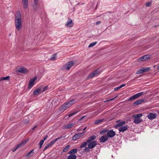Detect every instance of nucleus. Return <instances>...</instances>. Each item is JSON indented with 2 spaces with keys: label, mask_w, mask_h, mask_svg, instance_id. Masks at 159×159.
Here are the masks:
<instances>
[{
  "label": "nucleus",
  "mask_w": 159,
  "mask_h": 159,
  "mask_svg": "<svg viewBox=\"0 0 159 159\" xmlns=\"http://www.w3.org/2000/svg\"><path fill=\"white\" fill-rule=\"evenodd\" d=\"M15 24L16 29L19 30L22 27L21 15L20 11H17L15 16Z\"/></svg>",
  "instance_id": "nucleus-1"
},
{
  "label": "nucleus",
  "mask_w": 159,
  "mask_h": 159,
  "mask_svg": "<svg viewBox=\"0 0 159 159\" xmlns=\"http://www.w3.org/2000/svg\"><path fill=\"white\" fill-rule=\"evenodd\" d=\"M76 101L75 99L71 100L65 102L61 107V110L64 111L66 110L71 105L76 102Z\"/></svg>",
  "instance_id": "nucleus-2"
},
{
  "label": "nucleus",
  "mask_w": 159,
  "mask_h": 159,
  "mask_svg": "<svg viewBox=\"0 0 159 159\" xmlns=\"http://www.w3.org/2000/svg\"><path fill=\"white\" fill-rule=\"evenodd\" d=\"M97 144V142L95 141H92L89 143L88 144V147H85L83 149L84 152H89L90 151V149L93 148Z\"/></svg>",
  "instance_id": "nucleus-3"
},
{
  "label": "nucleus",
  "mask_w": 159,
  "mask_h": 159,
  "mask_svg": "<svg viewBox=\"0 0 159 159\" xmlns=\"http://www.w3.org/2000/svg\"><path fill=\"white\" fill-rule=\"evenodd\" d=\"M142 116V114H139L136 115H134L132 116V117L134 118V122L136 124H138L140 123L142 121V119L140 117Z\"/></svg>",
  "instance_id": "nucleus-4"
},
{
  "label": "nucleus",
  "mask_w": 159,
  "mask_h": 159,
  "mask_svg": "<svg viewBox=\"0 0 159 159\" xmlns=\"http://www.w3.org/2000/svg\"><path fill=\"white\" fill-rule=\"evenodd\" d=\"M16 71L19 73L25 74L27 73L28 71L23 66H20L17 68Z\"/></svg>",
  "instance_id": "nucleus-5"
},
{
  "label": "nucleus",
  "mask_w": 159,
  "mask_h": 159,
  "mask_svg": "<svg viewBox=\"0 0 159 159\" xmlns=\"http://www.w3.org/2000/svg\"><path fill=\"white\" fill-rule=\"evenodd\" d=\"M150 68H151L149 67H143L138 70L136 72V74H139L144 72L148 71L150 69Z\"/></svg>",
  "instance_id": "nucleus-6"
},
{
  "label": "nucleus",
  "mask_w": 159,
  "mask_h": 159,
  "mask_svg": "<svg viewBox=\"0 0 159 159\" xmlns=\"http://www.w3.org/2000/svg\"><path fill=\"white\" fill-rule=\"evenodd\" d=\"M84 134V133H80L75 134L73 136L72 140L74 141H75L80 139Z\"/></svg>",
  "instance_id": "nucleus-7"
},
{
  "label": "nucleus",
  "mask_w": 159,
  "mask_h": 159,
  "mask_svg": "<svg viewBox=\"0 0 159 159\" xmlns=\"http://www.w3.org/2000/svg\"><path fill=\"white\" fill-rule=\"evenodd\" d=\"M143 93V92H141L135 94V95L129 98V100L131 101L132 100L135 99L141 96Z\"/></svg>",
  "instance_id": "nucleus-8"
},
{
  "label": "nucleus",
  "mask_w": 159,
  "mask_h": 159,
  "mask_svg": "<svg viewBox=\"0 0 159 159\" xmlns=\"http://www.w3.org/2000/svg\"><path fill=\"white\" fill-rule=\"evenodd\" d=\"M143 93V92H141L135 94V95L129 98V100L131 101L132 100L135 99L141 96Z\"/></svg>",
  "instance_id": "nucleus-9"
},
{
  "label": "nucleus",
  "mask_w": 159,
  "mask_h": 159,
  "mask_svg": "<svg viewBox=\"0 0 159 159\" xmlns=\"http://www.w3.org/2000/svg\"><path fill=\"white\" fill-rule=\"evenodd\" d=\"M37 78V77H35L30 80L28 85V87L29 89H30L33 87L34 85V82Z\"/></svg>",
  "instance_id": "nucleus-10"
},
{
  "label": "nucleus",
  "mask_w": 159,
  "mask_h": 159,
  "mask_svg": "<svg viewBox=\"0 0 159 159\" xmlns=\"http://www.w3.org/2000/svg\"><path fill=\"white\" fill-rule=\"evenodd\" d=\"M99 70L98 69L97 70L94 71L92 73L89 75L88 77L89 78H92L93 77L99 74Z\"/></svg>",
  "instance_id": "nucleus-11"
},
{
  "label": "nucleus",
  "mask_w": 159,
  "mask_h": 159,
  "mask_svg": "<svg viewBox=\"0 0 159 159\" xmlns=\"http://www.w3.org/2000/svg\"><path fill=\"white\" fill-rule=\"evenodd\" d=\"M38 0H34V3L33 5L34 11H39V8L38 4Z\"/></svg>",
  "instance_id": "nucleus-12"
},
{
  "label": "nucleus",
  "mask_w": 159,
  "mask_h": 159,
  "mask_svg": "<svg viewBox=\"0 0 159 159\" xmlns=\"http://www.w3.org/2000/svg\"><path fill=\"white\" fill-rule=\"evenodd\" d=\"M157 115L155 113H149L147 116V117L150 120H152L156 117Z\"/></svg>",
  "instance_id": "nucleus-13"
},
{
  "label": "nucleus",
  "mask_w": 159,
  "mask_h": 159,
  "mask_svg": "<svg viewBox=\"0 0 159 159\" xmlns=\"http://www.w3.org/2000/svg\"><path fill=\"white\" fill-rule=\"evenodd\" d=\"M115 134V132L113 130H111L107 132V136L108 137L111 138L114 136Z\"/></svg>",
  "instance_id": "nucleus-14"
},
{
  "label": "nucleus",
  "mask_w": 159,
  "mask_h": 159,
  "mask_svg": "<svg viewBox=\"0 0 159 159\" xmlns=\"http://www.w3.org/2000/svg\"><path fill=\"white\" fill-rule=\"evenodd\" d=\"M151 55L147 54L143 55L138 58L137 60H148L150 59Z\"/></svg>",
  "instance_id": "nucleus-15"
},
{
  "label": "nucleus",
  "mask_w": 159,
  "mask_h": 159,
  "mask_svg": "<svg viewBox=\"0 0 159 159\" xmlns=\"http://www.w3.org/2000/svg\"><path fill=\"white\" fill-rule=\"evenodd\" d=\"M73 24L72 20L70 18H68V20L65 25L68 27H71L73 26Z\"/></svg>",
  "instance_id": "nucleus-16"
},
{
  "label": "nucleus",
  "mask_w": 159,
  "mask_h": 159,
  "mask_svg": "<svg viewBox=\"0 0 159 159\" xmlns=\"http://www.w3.org/2000/svg\"><path fill=\"white\" fill-rule=\"evenodd\" d=\"M74 63V62L73 61H70L66 64L65 67L68 70H69L70 67L72 66Z\"/></svg>",
  "instance_id": "nucleus-17"
},
{
  "label": "nucleus",
  "mask_w": 159,
  "mask_h": 159,
  "mask_svg": "<svg viewBox=\"0 0 159 159\" xmlns=\"http://www.w3.org/2000/svg\"><path fill=\"white\" fill-rule=\"evenodd\" d=\"M108 139L107 136L105 135L101 137L99 140L100 143H104Z\"/></svg>",
  "instance_id": "nucleus-18"
},
{
  "label": "nucleus",
  "mask_w": 159,
  "mask_h": 159,
  "mask_svg": "<svg viewBox=\"0 0 159 159\" xmlns=\"http://www.w3.org/2000/svg\"><path fill=\"white\" fill-rule=\"evenodd\" d=\"M42 93V88H39L35 90L33 92V94L35 95H38Z\"/></svg>",
  "instance_id": "nucleus-19"
},
{
  "label": "nucleus",
  "mask_w": 159,
  "mask_h": 159,
  "mask_svg": "<svg viewBox=\"0 0 159 159\" xmlns=\"http://www.w3.org/2000/svg\"><path fill=\"white\" fill-rule=\"evenodd\" d=\"M28 141V139H25L22 141L21 143L17 145V148H20L24 146Z\"/></svg>",
  "instance_id": "nucleus-20"
},
{
  "label": "nucleus",
  "mask_w": 159,
  "mask_h": 159,
  "mask_svg": "<svg viewBox=\"0 0 159 159\" xmlns=\"http://www.w3.org/2000/svg\"><path fill=\"white\" fill-rule=\"evenodd\" d=\"M75 125V123H74L67 124L64 125L63 127V129H66L70 128Z\"/></svg>",
  "instance_id": "nucleus-21"
},
{
  "label": "nucleus",
  "mask_w": 159,
  "mask_h": 159,
  "mask_svg": "<svg viewBox=\"0 0 159 159\" xmlns=\"http://www.w3.org/2000/svg\"><path fill=\"white\" fill-rule=\"evenodd\" d=\"M127 129V126L124 125L120 127L119 129V131L120 132H124V131L126 130Z\"/></svg>",
  "instance_id": "nucleus-22"
},
{
  "label": "nucleus",
  "mask_w": 159,
  "mask_h": 159,
  "mask_svg": "<svg viewBox=\"0 0 159 159\" xmlns=\"http://www.w3.org/2000/svg\"><path fill=\"white\" fill-rule=\"evenodd\" d=\"M96 138V137L95 135H92L90 136V137L88 138L87 140V141L88 143L91 142V141L95 139Z\"/></svg>",
  "instance_id": "nucleus-23"
},
{
  "label": "nucleus",
  "mask_w": 159,
  "mask_h": 159,
  "mask_svg": "<svg viewBox=\"0 0 159 159\" xmlns=\"http://www.w3.org/2000/svg\"><path fill=\"white\" fill-rule=\"evenodd\" d=\"M24 5V8L26 9L28 7V0H22Z\"/></svg>",
  "instance_id": "nucleus-24"
},
{
  "label": "nucleus",
  "mask_w": 159,
  "mask_h": 159,
  "mask_svg": "<svg viewBox=\"0 0 159 159\" xmlns=\"http://www.w3.org/2000/svg\"><path fill=\"white\" fill-rule=\"evenodd\" d=\"M77 158L76 156L74 154H71L69 155L67 159H76Z\"/></svg>",
  "instance_id": "nucleus-25"
},
{
  "label": "nucleus",
  "mask_w": 159,
  "mask_h": 159,
  "mask_svg": "<svg viewBox=\"0 0 159 159\" xmlns=\"http://www.w3.org/2000/svg\"><path fill=\"white\" fill-rule=\"evenodd\" d=\"M125 124V121H122L121 122H120L118 124H117V125H116V127H121L123 126V125H124Z\"/></svg>",
  "instance_id": "nucleus-26"
},
{
  "label": "nucleus",
  "mask_w": 159,
  "mask_h": 159,
  "mask_svg": "<svg viewBox=\"0 0 159 159\" xmlns=\"http://www.w3.org/2000/svg\"><path fill=\"white\" fill-rule=\"evenodd\" d=\"M34 150H32L30 152H29L26 155V156L30 157H31L34 154Z\"/></svg>",
  "instance_id": "nucleus-27"
},
{
  "label": "nucleus",
  "mask_w": 159,
  "mask_h": 159,
  "mask_svg": "<svg viewBox=\"0 0 159 159\" xmlns=\"http://www.w3.org/2000/svg\"><path fill=\"white\" fill-rule=\"evenodd\" d=\"M88 143L86 141V142H85L83 143L80 145V148H82L84 147H85L87 145V143Z\"/></svg>",
  "instance_id": "nucleus-28"
},
{
  "label": "nucleus",
  "mask_w": 159,
  "mask_h": 159,
  "mask_svg": "<svg viewBox=\"0 0 159 159\" xmlns=\"http://www.w3.org/2000/svg\"><path fill=\"white\" fill-rule=\"evenodd\" d=\"M144 101L143 100H138L134 102V104L138 105L142 103Z\"/></svg>",
  "instance_id": "nucleus-29"
},
{
  "label": "nucleus",
  "mask_w": 159,
  "mask_h": 159,
  "mask_svg": "<svg viewBox=\"0 0 159 159\" xmlns=\"http://www.w3.org/2000/svg\"><path fill=\"white\" fill-rule=\"evenodd\" d=\"M70 147V146L69 145H67L65 148L63 149V152H66L68 151V149Z\"/></svg>",
  "instance_id": "nucleus-30"
},
{
  "label": "nucleus",
  "mask_w": 159,
  "mask_h": 159,
  "mask_svg": "<svg viewBox=\"0 0 159 159\" xmlns=\"http://www.w3.org/2000/svg\"><path fill=\"white\" fill-rule=\"evenodd\" d=\"M2 81L4 80H9L10 79V77L9 76H7L6 77H1Z\"/></svg>",
  "instance_id": "nucleus-31"
},
{
  "label": "nucleus",
  "mask_w": 159,
  "mask_h": 159,
  "mask_svg": "<svg viewBox=\"0 0 159 159\" xmlns=\"http://www.w3.org/2000/svg\"><path fill=\"white\" fill-rule=\"evenodd\" d=\"M57 54V53H56L53 54L52 57H51L50 60H54V59L56 58Z\"/></svg>",
  "instance_id": "nucleus-32"
},
{
  "label": "nucleus",
  "mask_w": 159,
  "mask_h": 159,
  "mask_svg": "<svg viewBox=\"0 0 159 159\" xmlns=\"http://www.w3.org/2000/svg\"><path fill=\"white\" fill-rule=\"evenodd\" d=\"M77 151V149H72L69 152V154H72L76 152Z\"/></svg>",
  "instance_id": "nucleus-33"
},
{
  "label": "nucleus",
  "mask_w": 159,
  "mask_h": 159,
  "mask_svg": "<svg viewBox=\"0 0 159 159\" xmlns=\"http://www.w3.org/2000/svg\"><path fill=\"white\" fill-rule=\"evenodd\" d=\"M97 43V42H95L92 43H91L88 46V47L90 48V47H92L94 46Z\"/></svg>",
  "instance_id": "nucleus-34"
},
{
  "label": "nucleus",
  "mask_w": 159,
  "mask_h": 159,
  "mask_svg": "<svg viewBox=\"0 0 159 159\" xmlns=\"http://www.w3.org/2000/svg\"><path fill=\"white\" fill-rule=\"evenodd\" d=\"M60 138H57V139H55V140H54V141H51L50 143H49V144L50 145V146H52V145L57 141V140L59 139H60Z\"/></svg>",
  "instance_id": "nucleus-35"
},
{
  "label": "nucleus",
  "mask_w": 159,
  "mask_h": 159,
  "mask_svg": "<svg viewBox=\"0 0 159 159\" xmlns=\"http://www.w3.org/2000/svg\"><path fill=\"white\" fill-rule=\"evenodd\" d=\"M78 112V111H76L75 112H74L73 113H71V114H69V115H68V117H70L74 115L75 114H77Z\"/></svg>",
  "instance_id": "nucleus-36"
},
{
  "label": "nucleus",
  "mask_w": 159,
  "mask_h": 159,
  "mask_svg": "<svg viewBox=\"0 0 159 159\" xmlns=\"http://www.w3.org/2000/svg\"><path fill=\"white\" fill-rule=\"evenodd\" d=\"M152 4V2H147L145 4V5L146 7H149L151 6V5Z\"/></svg>",
  "instance_id": "nucleus-37"
},
{
  "label": "nucleus",
  "mask_w": 159,
  "mask_h": 159,
  "mask_svg": "<svg viewBox=\"0 0 159 159\" xmlns=\"http://www.w3.org/2000/svg\"><path fill=\"white\" fill-rule=\"evenodd\" d=\"M48 88V86H45L43 88H42V92L43 93V92L47 89Z\"/></svg>",
  "instance_id": "nucleus-38"
},
{
  "label": "nucleus",
  "mask_w": 159,
  "mask_h": 159,
  "mask_svg": "<svg viewBox=\"0 0 159 159\" xmlns=\"http://www.w3.org/2000/svg\"><path fill=\"white\" fill-rule=\"evenodd\" d=\"M43 140H41L39 143V145L40 148L44 143Z\"/></svg>",
  "instance_id": "nucleus-39"
},
{
  "label": "nucleus",
  "mask_w": 159,
  "mask_h": 159,
  "mask_svg": "<svg viewBox=\"0 0 159 159\" xmlns=\"http://www.w3.org/2000/svg\"><path fill=\"white\" fill-rule=\"evenodd\" d=\"M50 145L49 144V143L48 144L44 147V150H46L48 149V148L50 147Z\"/></svg>",
  "instance_id": "nucleus-40"
},
{
  "label": "nucleus",
  "mask_w": 159,
  "mask_h": 159,
  "mask_svg": "<svg viewBox=\"0 0 159 159\" xmlns=\"http://www.w3.org/2000/svg\"><path fill=\"white\" fill-rule=\"evenodd\" d=\"M102 121V120H97L95 121V124H98V123H99Z\"/></svg>",
  "instance_id": "nucleus-41"
},
{
  "label": "nucleus",
  "mask_w": 159,
  "mask_h": 159,
  "mask_svg": "<svg viewBox=\"0 0 159 159\" xmlns=\"http://www.w3.org/2000/svg\"><path fill=\"white\" fill-rule=\"evenodd\" d=\"M120 88H120V86H119L117 87H116V88H115L114 89V90L115 91H117L119 89H120Z\"/></svg>",
  "instance_id": "nucleus-42"
},
{
  "label": "nucleus",
  "mask_w": 159,
  "mask_h": 159,
  "mask_svg": "<svg viewBox=\"0 0 159 159\" xmlns=\"http://www.w3.org/2000/svg\"><path fill=\"white\" fill-rule=\"evenodd\" d=\"M101 23V21H97L96 23V25H98L99 24H100V23Z\"/></svg>",
  "instance_id": "nucleus-43"
},
{
  "label": "nucleus",
  "mask_w": 159,
  "mask_h": 159,
  "mask_svg": "<svg viewBox=\"0 0 159 159\" xmlns=\"http://www.w3.org/2000/svg\"><path fill=\"white\" fill-rule=\"evenodd\" d=\"M48 137V136L47 135H46L43 139L42 140H43V141H44V140H46L47 139V138Z\"/></svg>",
  "instance_id": "nucleus-44"
},
{
  "label": "nucleus",
  "mask_w": 159,
  "mask_h": 159,
  "mask_svg": "<svg viewBox=\"0 0 159 159\" xmlns=\"http://www.w3.org/2000/svg\"><path fill=\"white\" fill-rule=\"evenodd\" d=\"M69 117H68V116H65L64 118V119H68L69 118Z\"/></svg>",
  "instance_id": "nucleus-45"
},
{
  "label": "nucleus",
  "mask_w": 159,
  "mask_h": 159,
  "mask_svg": "<svg viewBox=\"0 0 159 159\" xmlns=\"http://www.w3.org/2000/svg\"><path fill=\"white\" fill-rule=\"evenodd\" d=\"M125 84H124L121 85L120 86V88H121L122 87L125 86Z\"/></svg>",
  "instance_id": "nucleus-46"
},
{
  "label": "nucleus",
  "mask_w": 159,
  "mask_h": 159,
  "mask_svg": "<svg viewBox=\"0 0 159 159\" xmlns=\"http://www.w3.org/2000/svg\"><path fill=\"white\" fill-rule=\"evenodd\" d=\"M106 132L105 130H102L100 132V133L101 134H102L104 133L105 132Z\"/></svg>",
  "instance_id": "nucleus-47"
},
{
  "label": "nucleus",
  "mask_w": 159,
  "mask_h": 159,
  "mask_svg": "<svg viewBox=\"0 0 159 159\" xmlns=\"http://www.w3.org/2000/svg\"><path fill=\"white\" fill-rule=\"evenodd\" d=\"M17 148V146L14 149H13L12 150V151L13 152H15L17 148Z\"/></svg>",
  "instance_id": "nucleus-48"
},
{
  "label": "nucleus",
  "mask_w": 159,
  "mask_h": 159,
  "mask_svg": "<svg viewBox=\"0 0 159 159\" xmlns=\"http://www.w3.org/2000/svg\"><path fill=\"white\" fill-rule=\"evenodd\" d=\"M116 97H115V98H112V99H110V100H107V101H110V100H113L114 99H115V98H116Z\"/></svg>",
  "instance_id": "nucleus-49"
},
{
  "label": "nucleus",
  "mask_w": 159,
  "mask_h": 159,
  "mask_svg": "<svg viewBox=\"0 0 159 159\" xmlns=\"http://www.w3.org/2000/svg\"><path fill=\"white\" fill-rule=\"evenodd\" d=\"M85 117V116H83V117H82L79 120H82V119H83Z\"/></svg>",
  "instance_id": "nucleus-50"
},
{
  "label": "nucleus",
  "mask_w": 159,
  "mask_h": 159,
  "mask_svg": "<svg viewBox=\"0 0 159 159\" xmlns=\"http://www.w3.org/2000/svg\"><path fill=\"white\" fill-rule=\"evenodd\" d=\"M86 128H87V127H85L83 129V131H84V130H85Z\"/></svg>",
  "instance_id": "nucleus-51"
},
{
  "label": "nucleus",
  "mask_w": 159,
  "mask_h": 159,
  "mask_svg": "<svg viewBox=\"0 0 159 159\" xmlns=\"http://www.w3.org/2000/svg\"><path fill=\"white\" fill-rule=\"evenodd\" d=\"M81 130H82L81 129H78L77 131H81Z\"/></svg>",
  "instance_id": "nucleus-52"
},
{
  "label": "nucleus",
  "mask_w": 159,
  "mask_h": 159,
  "mask_svg": "<svg viewBox=\"0 0 159 159\" xmlns=\"http://www.w3.org/2000/svg\"><path fill=\"white\" fill-rule=\"evenodd\" d=\"M36 127V126H35L33 129H34Z\"/></svg>",
  "instance_id": "nucleus-53"
},
{
  "label": "nucleus",
  "mask_w": 159,
  "mask_h": 159,
  "mask_svg": "<svg viewBox=\"0 0 159 159\" xmlns=\"http://www.w3.org/2000/svg\"><path fill=\"white\" fill-rule=\"evenodd\" d=\"M158 26V25H154V27H157Z\"/></svg>",
  "instance_id": "nucleus-54"
},
{
  "label": "nucleus",
  "mask_w": 159,
  "mask_h": 159,
  "mask_svg": "<svg viewBox=\"0 0 159 159\" xmlns=\"http://www.w3.org/2000/svg\"><path fill=\"white\" fill-rule=\"evenodd\" d=\"M157 69H159V65L158 66H157Z\"/></svg>",
  "instance_id": "nucleus-55"
},
{
  "label": "nucleus",
  "mask_w": 159,
  "mask_h": 159,
  "mask_svg": "<svg viewBox=\"0 0 159 159\" xmlns=\"http://www.w3.org/2000/svg\"><path fill=\"white\" fill-rule=\"evenodd\" d=\"M2 81V79H1V78H0V82Z\"/></svg>",
  "instance_id": "nucleus-56"
},
{
  "label": "nucleus",
  "mask_w": 159,
  "mask_h": 159,
  "mask_svg": "<svg viewBox=\"0 0 159 159\" xmlns=\"http://www.w3.org/2000/svg\"><path fill=\"white\" fill-rule=\"evenodd\" d=\"M100 16H100H97V17H99V16Z\"/></svg>",
  "instance_id": "nucleus-57"
},
{
  "label": "nucleus",
  "mask_w": 159,
  "mask_h": 159,
  "mask_svg": "<svg viewBox=\"0 0 159 159\" xmlns=\"http://www.w3.org/2000/svg\"><path fill=\"white\" fill-rule=\"evenodd\" d=\"M134 79H133V80H132V81H134Z\"/></svg>",
  "instance_id": "nucleus-58"
}]
</instances>
